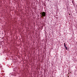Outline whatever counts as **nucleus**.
Returning <instances> with one entry per match:
<instances>
[{
	"instance_id": "7ed1b4c3",
	"label": "nucleus",
	"mask_w": 77,
	"mask_h": 77,
	"mask_svg": "<svg viewBox=\"0 0 77 77\" xmlns=\"http://www.w3.org/2000/svg\"><path fill=\"white\" fill-rule=\"evenodd\" d=\"M69 15H70V14H69Z\"/></svg>"
},
{
	"instance_id": "f257e3e1",
	"label": "nucleus",
	"mask_w": 77,
	"mask_h": 77,
	"mask_svg": "<svg viewBox=\"0 0 77 77\" xmlns=\"http://www.w3.org/2000/svg\"><path fill=\"white\" fill-rule=\"evenodd\" d=\"M40 14L42 15V17H45L46 14V13L43 11L42 13L41 12Z\"/></svg>"
},
{
	"instance_id": "f03ea898",
	"label": "nucleus",
	"mask_w": 77,
	"mask_h": 77,
	"mask_svg": "<svg viewBox=\"0 0 77 77\" xmlns=\"http://www.w3.org/2000/svg\"><path fill=\"white\" fill-rule=\"evenodd\" d=\"M64 47H65L66 49V50H68V48L66 47V45L65 44V43H64Z\"/></svg>"
}]
</instances>
